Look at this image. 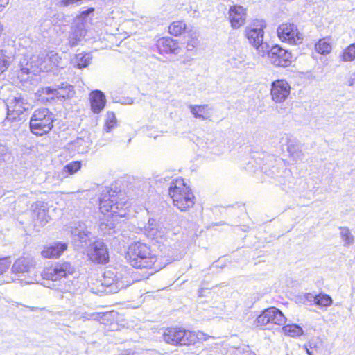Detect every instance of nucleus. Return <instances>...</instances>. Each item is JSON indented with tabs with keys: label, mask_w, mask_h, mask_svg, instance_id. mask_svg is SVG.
Masks as SVG:
<instances>
[{
	"label": "nucleus",
	"mask_w": 355,
	"mask_h": 355,
	"mask_svg": "<svg viewBox=\"0 0 355 355\" xmlns=\"http://www.w3.org/2000/svg\"><path fill=\"white\" fill-rule=\"evenodd\" d=\"M266 27L264 21L256 20L245 28V36L250 44L256 49L257 53L262 57L266 55L268 51L269 45L263 41L264 31Z\"/></svg>",
	"instance_id": "obj_4"
},
{
	"label": "nucleus",
	"mask_w": 355,
	"mask_h": 355,
	"mask_svg": "<svg viewBox=\"0 0 355 355\" xmlns=\"http://www.w3.org/2000/svg\"><path fill=\"white\" fill-rule=\"evenodd\" d=\"M341 59L343 62H351L355 60V43L349 45L344 49Z\"/></svg>",
	"instance_id": "obj_35"
},
{
	"label": "nucleus",
	"mask_w": 355,
	"mask_h": 355,
	"mask_svg": "<svg viewBox=\"0 0 355 355\" xmlns=\"http://www.w3.org/2000/svg\"><path fill=\"white\" fill-rule=\"evenodd\" d=\"M186 29V24L182 21L173 22L168 27V31L171 35L178 36L181 35Z\"/></svg>",
	"instance_id": "obj_31"
},
{
	"label": "nucleus",
	"mask_w": 355,
	"mask_h": 355,
	"mask_svg": "<svg viewBox=\"0 0 355 355\" xmlns=\"http://www.w3.org/2000/svg\"><path fill=\"white\" fill-rule=\"evenodd\" d=\"M76 150L79 153H85L89 149V142L81 138H78L73 143Z\"/></svg>",
	"instance_id": "obj_39"
},
{
	"label": "nucleus",
	"mask_w": 355,
	"mask_h": 355,
	"mask_svg": "<svg viewBox=\"0 0 355 355\" xmlns=\"http://www.w3.org/2000/svg\"><path fill=\"white\" fill-rule=\"evenodd\" d=\"M333 304L331 297L324 293L317 294L315 305L321 308L329 307Z\"/></svg>",
	"instance_id": "obj_30"
},
{
	"label": "nucleus",
	"mask_w": 355,
	"mask_h": 355,
	"mask_svg": "<svg viewBox=\"0 0 355 355\" xmlns=\"http://www.w3.org/2000/svg\"><path fill=\"white\" fill-rule=\"evenodd\" d=\"M7 153V148L5 146L0 144V160H1L2 157L6 155Z\"/></svg>",
	"instance_id": "obj_49"
},
{
	"label": "nucleus",
	"mask_w": 355,
	"mask_h": 355,
	"mask_svg": "<svg viewBox=\"0 0 355 355\" xmlns=\"http://www.w3.org/2000/svg\"><path fill=\"white\" fill-rule=\"evenodd\" d=\"M26 284H33L34 283V279L33 277H31V280H27L26 281Z\"/></svg>",
	"instance_id": "obj_53"
},
{
	"label": "nucleus",
	"mask_w": 355,
	"mask_h": 355,
	"mask_svg": "<svg viewBox=\"0 0 355 355\" xmlns=\"http://www.w3.org/2000/svg\"><path fill=\"white\" fill-rule=\"evenodd\" d=\"M168 194L174 206L182 211L192 207L195 203V196L183 179H176L171 182Z\"/></svg>",
	"instance_id": "obj_3"
},
{
	"label": "nucleus",
	"mask_w": 355,
	"mask_h": 355,
	"mask_svg": "<svg viewBox=\"0 0 355 355\" xmlns=\"http://www.w3.org/2000/svg\"><path fill=\"white\" fill-rule=\"evenodd\" d=\"M33 218L42 226L49 222V216L47 215L46 206L43 202H37L35 204Z\"/></svg>",
	"instance_id": "obj_21"
},
{
	"label": "nucleus",
	"mask_w": 355,
	"mask_h": 355,
	"mask_svg": "<svg viewBox=\"0 0 355 355\" xmlns=\"http://www.w3.org/2000/svg\"><path fill=\"white\" fill-rule=\"evenodd\" d=\"M39 60L42 62L44 65L46 64L47 67L46 69H40V71H49L53 67L64 68L62 58L54 51H51L46 55L44 54L39 55Z\"/></svg>",
	"instance_id": "obj_18"
},
{
	"label": "nucleus",
	"mask_w": 355,
	"mask_h": 355,
	"mask_svg": "<svg viewBox=\"0 0 355 355\" xmlns=\"http://www.w3.org/2000/svg\"><path fill=\"white\" fill-rule=\"evenodd\" d=\"M94 9L93 8H87L85 10H83L80 13V16L83 19L87 17L89 15H90L92 12H93Z\"/></svg>",
	"instance_id": "obj_48"
},
{
	"label": "nucleus",
	"mask_w": 355,
	"mask_h": 355,
	"mask_svg": "<svg viewBox=\"0 0 355 355\" xmlns=\"http://www.w3.org/2000/svg\"><path fill=\"white\" fill-rule=\"evenodd\" d=\"M92 58V57L90 53H80L76 55L74 61L78 69H83L89 64Z\"/></svg>",
	"instance_id": "obj_27"
},
{
	"label": "nucleus",
	"mask_w": 355,
	"mask_h": 355,
	"mask_svg": "<svg viewBox=\"0 0 355 355\" xmlns=\"http://www.w3.org/2000/svg\"><path fill=\"white\" fill-rule=\"evenodd\" d=\"M247 13L245 9L241 6H231L229 10V19L234 29H237L245 23Z\"/></svg>",
	"instance_id": "obj_17"
},
{
	"label": "nucleus",
	"mask_w": 355,
	"mask_h": 355,
	"mask_svg": "<svg viewBox=\"0 0 355 355\" xmlns=\"http://www.w3.org/2000/svg\"><path fill=\"white\" fill-rule=\"evenodd\" d=\"M317 294L308 293L304 295L303 302L306 304H315Z\"/></svg>",
	"instance_id": "obj_45"
},
{
	"label": "nucleus",
	"mask_w": 355,
	"mask_h": 355,
	"mask_svg": "<svg viewBox=\"0 0 355 355\" xmlns=\"http://www.w3.org/2000/svg\"><path fill=\"white\" fill-rule=\"evenodd\" d=\"M87 255L92 262L100 264L106 263L109 259L107 248L101 241H96L92 243Z\"/></svg>",
	"instance_id": "obj_13"
},
{
	"label": "nucleus",
	"mask_w": 355,
	"mask_h": 355,
	"mask_svg": "<svg viewBox=\"0 0 355 355\" xmlns=\"http://www.w3.org/2000/svg\"><path fill=\"white\" fill-rule=\"evenodd\" d=\"M35 264V259L31 255L22 256L14 262L12 271L15 274L30 273L34 270Z\"/></svg>",
	"instance_id": "obj_16"
},
{
	"label": "nucleus",
	"mask_w": 355,
	"mask_h": 355,
	"mask_svg": "<svg viewBox=\"0 0 355 355\" xmlns=\"http://www.w3.org/2000/svg\"><path fill=\"white\" fill-rule=\"evenodd\" d=\"M67 249V243L64 242H55L50 245L45 246L41 252L44 258H58Z\"/></svg>",
	"instance_id": "obj_19"
},
{
	"label": "nucleus",
	"mask_w": 355,
	"mask_h": 355,
	"mask_svg": "<svg viewBox=\"0 0 355 355\" xmlns=\"http://www.w3.org/2000/svg\"><path fill=\"white\" fill-rule=\"evenodd\" d=\"M116 125V118L114 112H108L106 114V119L104 125V130L110 132Z\"/></svg>",
	"instance_id": "obj_37"
},
{
	"label": "nucleus",
	"mask_w": 355,
	"mask_h": 355,
	"mask_svg": "<svg viewBox=\"0 0 355 355\" xmlns=\"http://www.w3.org/2000/svg\"><path fill=\"white\" fill-rule=\"evenodd\" d=\"M132 103H133V101H132L131 98H129V99H128V101H125V104L130 105V104H132Z\"/></svg>",
	"instance_id": "obj_52"
},
{
	"label": "nucleus",
	"mask_w": 355,
	"mask_h": 355,
	"mask_svg": "<svg viewBox=\"0 0 355 355\" xmlns=\"http://www.w3.org/2000/svg\"><path fill=\"white\" fill-rule=\"evenodd\" d=\"M340 234L344 246H349L354 243V236L347 227L340 228Z\"/></svg>",
	"instance_id": "obj_29"
},
{
	"label": "nucleus",
	"mask_w": 355,
	"mask_h": 355,
	"mask_svg": "<svg viewBox=\"0 0 355 355\" xmlns=\"http://www.w3.org/2000/svg\"><path fill=\"white\" fill-rule=\"evenodd\" d=\"M266 55L270 62L275 66L287 67L291 62V53L277 45L269 48Z\"/></svg>",
	"instance_id": "obj_12"
},
{
	"label": "nucleus",
	"mask_w": 355,
	"mask_h": 355,
	"mask_svg": "<svg viewBox=\"0 0 355 355\" xmlns=\"http://www.w3.org/2000/svg\"><path fill=\"white\" fill-rule=\"evenodd\" d=\"M157 46L160 51L178 54L179 53L178 44L170 37L162 38L157 42Z\"/></svg>",
	"instance_id": "obj_23"
},
{
	"label": "nucleus",
	"mask_w": 355,
	"mask_h": 355,
	"mask_svg": "<svg viewBox=\"0 0 355 355\" xmlns=\"http://www.w3.org/2000/svg\"><path fill=\"white\" fill-rule=\"evenodd\" d=\"M62 87H59L55 91V98L58 100L69 98L73 90V87L71 85L62 84Z\"/></svg>",
	"instance_id": "obj_28"
},
{
	"label": "nucleus",
	"mask_w": 355,
	"mask_h": 355,
	"mask_svg": "<svg viewBox=\"0 0 355 355\" xmlns=\"http://www.w3.org/2000/svg\"><path fill=\"white\" fill-rule=\"evenodd\" d=\"M10 261L8 258L5 257L0 259V275L6 272L10 267Z\"/></svg>",
	"instance_id": "obj_46"
},
{
	"label": "nucleus",
	"mask_w": 355,
	"mask_h": 355,
	"mask_svg": "<svg viewBox=\"0 0 355 355\" xmlns=\"http://www.w3.org/2000/svg\"><path fill=\"white\" fill-rule=\"evenodd\" d=\"M163 337L167 343L175 345H190L198 338L195 333L181 328H168Z\"/></svg>",
	"instance_id": "obj_7"
},
{
	"label": "nucleus",
	"mask_w": 355,
	"mask_h": 355,
	"mask_svg": "<svg viewBox=\"0 0 355 355\" xmlns=\"http://www.w3.org/2000/svg\"><path fill=\"white\" fill-rule=\"evenodd\" d=\"M291 93V86L289 83L284 80L279 79L273 81L270 87L271 99L276 103L284 102Z\"/></svg>",
	"instance_id": "obj_11"
},
{
	"label": "nucleus",
	"mask_w": 355,
	"mask_h": 355,
	"mask_svg": "<svg viewBox=\"0 0 355 355\" xmlns=\"http://www.w3.org/2000/svg\"><path fill=\"white\" fill-rule=\"evenodd\" d=\"M121 17V13L118 9H114L109 12L105 19V22L108 26L117 25L118 19Z\"/></svg>",
	"instance_id": "obj_36"
},
{
	"label": "nucleus",
	"mask_w": 355,
	"mask_h": 355,
	"mask_svg": "<svg viewBox=\"0 0 355 355\" xmlns=\"http://www.w3.org/2000/svg\"><path fill=\"white\" fill-rule=\"evenodd\" d=\"M74 268L69 263L64 262L45 268L44 276L47 279L57 281L62 277H67L68 274H72Z\"/></svg>",
	"instance_id": "obj_14"
},
{
	"label": "nucleus",
	"mask_w": 355,
	"mask_h": 355,
	"mask_svg": "<svg viewBox=\"0 0 355 355\" xmlns=\"http://www.w3.org/2000/svg\"><path fill=\"white\" fill-rule=\"evenodd\" d=\"M287 152L288 153L289 157L295 163L303 162L305 157L304 153L300 149V146L293 143L288 144L287 147Z\"/></svg>",
	"instance_id": "obj_24"
},
{
	"label": "nucleus",
	"mask_w": 355,
	"mask_h": 355,
	"mask_svg": "<svg viewBox=\"0 0 355 355\" xmlns=\"http://www.w3.org/2000/svg\"><path fill=\"white\" fill-rule=\"evenodd\" d=\"M347 83H348V85H349V86H353L355 85V73H354L351 75Z\"/></svg>",
	"instance_id": "obj_50"
},
{
	"label": "nucleus",
	"mask_w": 355,
	"mask_h": 355,
	"mask_svg": "<svg viewBox=\"0 0 355 355\" xmlns=\"http://www.w3.org/2000/svg\"><path fill=\"white\" fill-rule=\"evenodd\" d=\"M56 90H57V89H52L49 87H44L42 89V93L47 94V95L52 94L51 98H55V91Z\"/></svg>",
	"instance_id": "obj_47"
},
{
	"label": "nucleus",
	"mask_w": 355,
	"mask_h": 355,
	"mask_svg": "<svg viewBox=\"0 0 355 355\" xmlns=\"http://www.w3.org/2000/svg\"><path fill=\"white\" fill-rule=\"evenodd\" d=\"M10 62V55L6 50H0V74L7 70Z\"/></svg>",
	"instance_id": "obj_32"
},
{
	"label": "nucleus",
	"mask_w": 355,
	"mask_h": 355,
	"mask_svg": "<svg viewBox=\"0 0 355 355\" xmlns=\"http://www.w3.org/2000/svg\"><path fill=\"white\" fill-rule=\"evenodd\" d=\"M283 330L286 335L292 337L301 336L304 332L302 329L297 324L284 326Z\"/></svg>",
	"instance_id": "obj_38"
},
{
	"label": "nucleus",
	"mask_w": 355,
	"mask_h": 355,
	"mask_svg": "<svg viewBox=\"0 0 355 355\" xmlns=\"http://www.w3.org/2000/svg\"><path fill=\"white\" fill-rule=\"evenodd\" d=\"M91 109L95 114L100 113L105 107L106 99L104 94L100 90H94L89 95Z\"/></svg>",
	"instance_id": "obj_20"
},
{
	"label": "nucleus",
	"mask_w": 355,
	"mask_h": 355,
	"mask_svg": "<svg viewBox=\"0 0 355 355\" xmlns=\"http://www.w3.org/2000/svg\"><path fill=\"white\" fill-rule=\"evenodd\" d=\"M72 234L75 240L79 241L80 243L87 244V242L91 241V232L85 228H76L73 232Z\"/></svg>",
	"instance_id": "obj_26"
},
{
	"label": "nucleus",
	"mask_w": 355,
	"mask_h": 355,
	"mask_svg": "<svg viewBox=\"0 0 355 355\" xmlns=\"http://www.w3.org/2000/svg\"><path fill=\"white\" fill-rule=\"evenodd\" d=\"M6 105L8 110L6 121L17 120L29 107L27 101L20 94L8 98Z\"/></svg>",
	"instance_id": "obj_9"
},
{
	"label": "nucleus",
	"mask_w": 355,
	"mask_h": 355,
	"mask_svg": "<svg viewBox=\"0 0 355 355\" xmlns=\"http://www.w3.org/2000/svg\"><path fill=\"white\" fill-rule=\"evenodd\" d=\"M114 228V227L112 222L107 221V223H101L100 225V229L105 234H111L112 233L111 230Z\"/></svg>",
	"instance_id": "obj_44"
},
{
	"label": "nucleus",
	"mask_w": 355,
	"mask_h": 355,
	"mask_svg": "<svg viewBox=\"0 0 355 355\" xmlns=\"http://www.w3.org/2000/svg\"><path fill=\"white\" fill-rule=\"evenodd\" d=\"M128 200L124 193L107 191L99 200V209L103 214L110 213L112 218L124 217L126 215Z\"/></svg>",
	"instance_id": "obj_2"
},
{
	"label": "nucleus",
	"mask_w": 355,
	"mask_h": 355,
	"mask_svg": "<svg viewBox=\"0 0 355 355\" xmlns=\"http://www.w3.org/2000/svg\"><path fill=\"white\" fill-rule=\"evenodd\" d=\"M39 60V55H33L30 58H28V56L24 55L21 58L19 65L21 73L24 74L30 73L36 74L40 72V69H46V65H44L43 62Z\"/></svg>",
	"instance_id": "obj_15"
},
{
	"label": "nucleus",
	"mask_w": 355,
	"mask_h": 355,
	"mask_svg": "<svg viewBox=\"0 0 355 355\" xmlns=\"http://www.w3.org/2000/svg\"><path fill=\"white\" fill-rule=\"evenodd\" d=\"M277 33L281 41L289 44L297 45L303 42V33L299 31L297 25L293 23H282L278 26Z\"/></svg>",
	"instance_id": "obj_8"
},
{
	"label": "nucleus",
	"mask_w": 355,
	"mask_h": 355,
	"mask_svg": "<svg viewBox=\"0 0 355 355\" xmlns=\"http://www.w3.org/2000/svg\"><path fill=\"white\" fill-rule=\"evenodd\" d=\"M128 274L117 272L112 270H107L104 272L102 286L105 287V291L107 293H114L122 288H125L131 284L132 282L128 280Z\"/></svg>",
	"instance_id": "obj_6"
},
{
	"label": "nucleus",
	"mask_w": 355,
	"mask_h": 355,
	"mask_svg": "<svg viewBox=\"0 0 355 355\" xmlns=\"http://www.w3.org/2000/svg\"><path fill=\"white\" fill-rule=\"evenodd\" d=\"M208 107L207 105H189V109L192 114L195 118L200 119L201 120H206L207 116L204 115L205 110Z\"/></svg>",
	"instance_id": "obj_34"
},
{
	"label": "nucleus",
	"mask_w": 355,
	"mask_h": 355,
	"mask_svg": "<svg viewBox=\"0 0 355 355\" xmlns=\"http://www.w3.org/2000/svg\"><path fill=\"white\" fill-rule=\"evenodd\" d=\"M53 121L54 115L48 108H38L31 118L30 130L33 134L42 136L51 130Z\"/></svg>",
	"instance_id": "obj_5"
},
{
	"label": "nucleus",
	"mask_w": 355,
	"mask_h": 355,
	"mask_svg": "<svg viewBox=\"0 0 355 355\" xmlns=\"http://www.w3.org/2000/svg\"><path fill=\"white\" fill-rule=\"evenodd\" d=\"M306 352H307V353H308L309 355H311V352H310V351H309V349H306Z\"/></svg>",
	"instance_id": "obj_54"
},
{
	"label": "nucleus",
	"mask_w": 355,
	"mask_h": 355,
	"mask_svg": "<svg viewBox=\"0 0 355 355\" xmlns=\"http://www.w3.org/2000/svg\"><path fill=\"white\" fill-rule=\"evenodd\" d=\"M102 316H103V315H101V313H96V312L84 313L80 316V319L82 320L83 321L90 320H100L101 318H102Z\"/></svg>",
	"instance_id": "obj_42"
},
{
	"label": "nucleus",
	"mask_w": 355,
	"mask_h": 355,
	"mask_svg": "<svg viewBox=\"0 0 355 355\" xmlns=\"http://www.w3.org/2000/svg\"><path fill=\"white\" fill-rule=\"evenodd\" d=\"M85 31L82 28H76L72 32L69 38V44L71 46H74L81 41L85 36Z\"/></svg>",
	"instance_id": "obj_33"
},
{
	"label": "nucleus",
	"mask_w": 355,
	"mask_h": 355,
	"mask_svg": "<svg viewBox=\"0 0 355 355\" xmlns=\"http://www.w3.org/2000/svg\"><path fill=\"white\" fill-rule=\"evenodd\" d=\"M127 258L130 264L135 268L154 269L151 274L160 268L159 266H156V255L152 253L149 246L140 241L130 245Z\"/></svg>",
	"instance_id": "obj_1"
},
{
	"label": "nucleus",
	"mask_w": 355,
	"mask_h": 355,
	"mask_svg": "<svg viewBox=\"0 0 355 355\" xmlns=\"http://www.w3.org/2000/svg\"><path fill=\"white\" fill-rule=\"evenodd\" d=\"M81 168V162L78 161L71 162L64 166L60 172H58V178L63 180L67 178L68 175L76 173Z\"/></svg>",
	"instance_id": "obj_25"
},
{
	"label": "nucleus",
	"mask_w": 355,
	"mask_h": 355,
	"mask_svg": "<svg viewBox=\"0 0 355 355\" xmlns=\"http://www.w3.org/2000/svg\"><path fill=\"white\" fill-rule=\"evenodd\" d=\"M198 43L199 41L196 33L194 35H191V38L187 42V50L189 51H193L198 45Z\"/></svg>",
	"instance_id": "obj_43"
},
{
	"label": "nucleus",
	"mask_w": 355,
	"mask_h": 355,
	"mask_svg": "<svg viewBox=\"0 0 355 355\" xmlns=\"http://www.w3.org/2000/svg\"><path fill=\"white\" fill-rule=\"evenodd\" d=\"M245 55L243 54L238 55L237 57H233L230 59V63L236 68L245 67Z\"/></svg>",
	"instance_id": "obj_41"
},
{
	"label": "nucleus",
	"mask_w": 355,
	"mask_h": 355,
	"mask_svg": "<svg viewBox=\"0 0 355 355\" xmlns=\"http://www.w3.org/2000/svg\"><path fill=\"white\" fill-rule=\"evenodd\" d=\"M9 3V0H0V11L5 8Z\"/></svg>",
	"instance_id": "obj_51"
},
{
	"label": "nucleus",
	"mask_w": 355,
	"mask_h": 355,
	"mask_svg": "<svg viewBox=\"0 0 355 355\" xmlns=\"http://www.w3.org/2000/svg\"><path fill=\"white\" fill-rule=\"evenodd\" d=\"M144 232L148 238L154 239L161 238L164 231L155 219L150 218L148 224L144 227Z\"/></svg>",
	"instance_id": "obj_22"
},
{
	"label": "nucleus",
	"mask_w": 355,
	"mask_h": 355,
	"mask_svg": "<svg viewBox=\"0 0 355 355\" xmlns=\"http://www.w3.org/2000/svg\"><path fill=\"white\" fill-rule=\"evenodd\" d=\"M286 318L281 311L275 307L264 310L257 318V325L265 326L269 324L283 325Z\"/></svg>",
	"instance_id": "obj_10"
},
{
	"label": "nucleus",
	"mask_w": 355,
	"mask_h": 355,
	"mask_svg": "<svg viewBox=\"0 0 355 355\" xmlns=\"http://www.w3.org/2000/svg\"><path fill=\"white\" fill-rule=\"evenodd\" d=\"M331 46L330 44L324 39L320 40L315 44V50L320 54H327L331 51Z\"/></svg>",
	"instance_id": "obj_40"
}]
</instances>
